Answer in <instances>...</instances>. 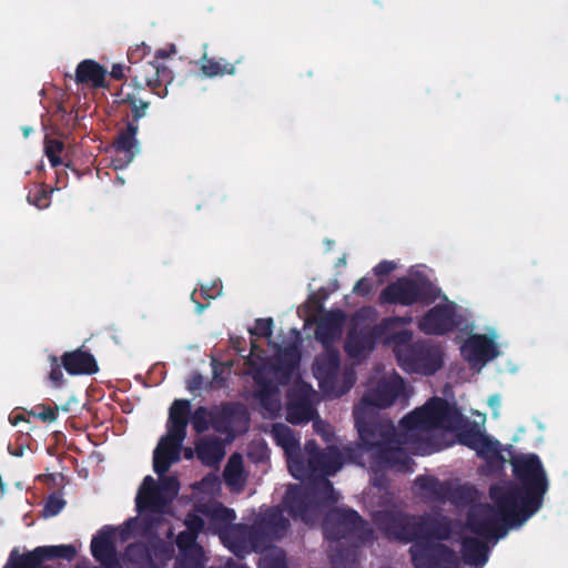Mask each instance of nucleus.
Returning a JSON list of instances; mask_svg holds the SVG:
<instances>
[{"label":"nucleus","instance_id":"ddd939ff","mask_svg":"<svg viewBox=\"0 0 568 568\" xmlns=\"http://www.w3.org/2000/svg\"><path fill=\"white\" fill-rule=\"evenodd\" d=\"M126 71L136 87L146 85L160 98L168 95V85L173 81V72L159 61H149L139 68L128 67Z\"/></svg>","mask_w":568,"mask_h":568},{"label":"nucleus","instance_id":"a878e982","mask_svg":"<svg viewBox=\"0 0 568 568\" xmlns=\"http://www.w3.org/2000/svg\"><path fill=\"white\" fill-rule=\"evenodd\" d=\"M52 185L45 184L41 181H36L28 194V201L38 209L49 206V195L53 192Z\"/></svg>","mask_w":568,"mask_h":568},{"label":"nucleus","instance_id":"393cba45","mask_svg":"<svg viewBox=\"0 0 568 568\" xmlns=\"http://www.w3.org/2000/svg\"><path fill=\"white\" fill-rule=\"evenodd\" d=\"M226 484L234 490H241L244 485L243 466L241 456L234 455L230 458L225 471Z\"/></svg>","mask_w":568,"mask_h":568},{"label":"nucleus","instance_id":"b1692460","mask_svg":"<svg viewBox=\"0 0 568 568\" xmlns=\"http://www.w3.org/2000/svg\"><path fill=\"white\" fill-rule=\"evenodd\" d=\"M199 458L207 465H214L224 457V447L221 440L201 442L197 446Z\"/></svg>","mask_w":568,"mask_h":568},{"label":"nucleus","instance_id":"0eeeda50","mask_svg":"<svg viewBox=\"0 0 568 568\" xmlns=\"http://www.w3.org/2000/svg\"><path fill=\"white\" fill-rule=\"evenodd\" d=\"M272 435L277 445L284 449L288 469L297 479L333 475L342 466L341 456L334 448L320 454L315 450V445L312 442L305 445V455L307 456V463H305L304 457L301 458L297 452V440L285 425H274Z\"/></svg>","mask_w":568,"mask_h":568},{"label":"nucleus","instance_id":"4468645a","mask_svg":"<svg viewBox=\"0 0 568 568\" xmlns=\"http://www.w3.org/2000/svg\"><path fill=\"white\" fill-rule=\"evenodd\" d=\"M78 552L75 545H59L38 547L33 551L19 554L12 550L3 568H42L41 561L52 558L71 560Z\"/></svg>","mask_w":568,"mask_h":568},{"label":"nucleus","instance_id":"864d4df0","mask_svg":"<svg viewBox=\"0 0 568 568\" xmlns=\"http://www.w3.org/2000/svg\"><path fill=\"white\" fill-rule=\"evenodd\" d=\"M78 568H80V567H78Z\"/></svg>","mask_w":568,"mask_h":568},{"label":"nucleus","instance_id":"8fccbe9b","mask_svg":"<svg viewBox=\"0 0 568 568\" xmlns=\"http://www.w3.org/2000/svg\"><path fill=\"white\" fill-rule=\"evenodd\" d=\"M196 294H197V292H196V291H194V292L192 293V298H193V300H195Z\"/></svg>","mask_w":568,"mask_h":568},{"label":"nucleus","instance_id":"c9c22d12","mask_svg":"<svg viewBox=\"0 0 568 568\" xmlns=\"http://www.w3.org/2000/svg\"><path fill=\"white\" fill-rule=\"evenodd\" d=\"M51 372H50V379L55 386H60L63 379V374L60 369V365L58 363V359L55 357H52L51 359Z\"/></svg>","mask_w":568,"mask_h":568},{"label":"nucleus","instance_id":"39448f33","mask_svg":"<svg viewBox=\"0 0 568 568\" xmlns=\"http://www.w3.org/2000/svg\"><path fill=\"white\" fill-rule=\"evenodd\" d=\"M274 358L271 363L266 364L261 358L253 345L252 352L247 359L248 371L256 384V399L261 406L262 413L267 417H274L281 410V399L277 388L271 383L266 382L270 375L276 378L285 375H293V372L300 361L297 347L290 345L284 348H276L274 346Z\"/></svg>","mask_w":568,"mask_h":568},{"label":"nucleus","instance_id":"c85d7f7f","mask_svg":"<svg viewBox=\"0 0 568 568\" xmlns=\"http://www.w3.org/2000/svg\"><path fill=\"white\" fill-rule=\"evenodd\" d=\"M260 568H284V555L280 549H271L262 557Z\"/></svg>","mask_w":568,"mask_h":568},{"label":"nucleus","instance_id":"79ce46f5","mask_svg":"<svg viewBox=\"0 0 568 568\" xmlns=\"http://www.w3.org/2000/svg\"><path fill=\"white\" fill-rule=\"evenodd\" d=\"M203 383V378L200 375H194L191 381L189 382V389L194 390L201 387Z\"/></svg>","mask_w":568,"mask_h":568},{"label":"nucleus","instance_id":"09e8293b","mask_svg":"<svg viewBox=\"0 0 568 568\" xmlns=\"http://www.w3.org/2000/svg\"><path fill=\"white\" fill-rule=\"evenodd\" d=\"M185 456H186V458H191L192 457V452L191 450H186L185 452Z\"/></svg>","mask_w":568,"mask_h":568},{"label":"nucleus","instance_id":"f704fd0d","mask_svg":"<svg viewBox=\"0 0 568 568\" xmlns=\"http://www.w3.org/2000/svg\"><path fill=\"white\" fill-rule=\"evenodd\" d=\"M416 526L417 524L414 521H408L406 524V528H409L412 530H414L413 532H404L402 535H398L397 537L400 538V539H405V540H410V539H414V538H419V536H424V534L426 532V528L424 526H420L418 527V531L416 530Z\"/></svg>","mask_w":568,"mask_h":568},{"label":"nucleus","instance_id":"1a4fd4ad","mask_svg":"<svg viewBox=\"0 0 568 568\" xmlns=\"http://www.w3.org/2000/svg\"><path fill=\"white\" fill-rule=\"evenodd\" d=\"M439 296V290L429 281L425 270L412 268L404 277L388 285L381 294L387 303L410 305L429 303Z\"/></svg>","mask_w":568,"mask_h":568},{"label":"nucleus","instance_id":"aec40b11","mask_svg":"<svg viewBox=\"0 0 568 568\" xmlns=\"http://www.w3.org/2000/svg\"><path fill=\"white\" fill-rule=\"evenodd\" d=\"M139 125L133 122H126V125L121 129L112 142V146L119 153H126L133 155L139 151V142L136 134Z\"/></svg>","mask_w":568,"mask_h":568},{"label":"nucleus","instance_id":"4be33fe9","mask_svg":"<svg viewBox=\"0 0 568 568\" xmlns=\"http://www.w3.org/2000/svg\"><path fill=\"white\" fill-rule=\"evenodd\" d=\"M200 70L205 78H215L223 75H233L236 72L235 64L224 59L214 60L206 53L201 59Z\"/></svg>","mask_w":568,"mask_h":568},{"label":"nucleus","instance_id":"f8f14e48","mask_svg":"<svg viewBox=\"0 0 568 568\" xmlns=\"http://www.w3.org/2000/svg\"><path fill=\"white\" fill-rule=\"evenodd\" d=\"M499 346L497 332L489 328L485 334L469 335L463 342L460 353L471 368L480 371L500 354Z\"/></svg>","mask_w":568,"mask_h":568},{"label":"nucleus","instance_id":"a18cd8bd","mask_svg":"<svg viewBox=\"0 0 568 568\" xmlns=\"http://www.w3.org/2000/svg\"><path fill=\"white\" fill-rule=\"evenodd\" d=\"M348 519L354 521L355 519H357V515L354 513V511H351L348 515H347Z\"/></svg>","mask_w":568,"mask_h":568},{"label":"nucleus","instance_id":"a19ab883","mask_svg":"<svg viewBox=\"0 0 568 568\" xmlns=\"http://www.w3.org/2000/svg\"><path fill=\"white\" fill-rule=\"evenodd\" d=\"M202 293L205 294L210 298H214L215 296L221 294V284L214 283L212 287V292L207 291L206 288H202Z\"/></svg>","mask_w":568,"mask_h":568},{"label":"nucleus","instance_id":"f03ea898","mask_svg":"<svg viewBox=\"0 0 568 568\" xmlns=\"http://www.w3.org/2000/svg\"><path fill=\"white\" fill-rule=\"evenodd\" d=\"M513 466L520 488L513 484L493 487L491 505L475 507L466 527L447 536L438 532L440 539L458 536L464 560L474 568H481L488 559L487 540L501 537L498 532L504 528L520 526L541 506L548 483L538 456L518 455Z\"/></svg>","mask_w":568,"mask_h":568},{"label":"nucleus","instance_id":"e433bc0d","mask_svg":"<svg viewBox=\"0 0 568 568\" xmlns=\"http://www.w3.org/2000/svg\"><path fill=\"white\" fill-rule=\"evenodd\" d=\"M397 267L396 263L393 261H383L374 267V273L376 275H386L393 272Z\"/></svg>","mask_w":568,"mask_h":568},{"label":"nucleus","instance_id":"dca6fc26","mask_svg":"<svg viewBox=\"0 0 568 568\" xmlns=\"http://www.w3.org/2000/svg\"><path fill=\"white\" fill-rule=\"evenodd\" d=\"M316 394L304 383L296 381L287 403V419L294 424L311 420L314 416V403Z\"/></svg>","mask_w":568,"mask_h":568},{"label":"nucleus","instance_id":"ea45409f","mask_svg":"<svg viewBox=\"0 0 568 568\" xmlns=\"http://www.w3.org/2000/svg\"><path fill=\"white\" fill-rule=\"evenodd\" d=\"M175 45L171 44L170 47V50H165V49H159L156 52H155V61L160 60V59H165L168 58L171 53H175Z\"/></svg>","mask_w":568,"mask_h":568},{"label":"nucleus","instance_id":"f257e3e1","mask_svg":"<svg viewBox=\"0 0 568 568\" xmlns=\"http://www.w3.org/2000/svg\"><path fill=\"white\" fill-rule=\"evenodd\" d=\"M190 403L187 400H175L170 408L168 433L160 440L154 450V471L162 476L169 467L180 457V447L185 437ZM179 484L174 478L160 477L156 485L151 476H146L141 484L136 495V508L139 516L130 520L124 528L104 527L91 541L92 556L104 568H115L119 559L115 554L118 541H124L130 535L170 537L172 531L164 521V509L178 494Z\"/></svg>","mask_w":568,"mask_h":568},{"label":"nucleus","instance_id":"a211bd4d","mask_svg":"<svg viewBox=\"0 0 568 568\" xmlns=\"http://www.w3.org/2000/svg\"><path fill=\"white\" fill-rule=\"evenodd\" d=\"M106 70L94 60H83L75 69L77 83L90 84L93 88H105Z\"/></svg>","mask_w":568,"mask_h":568},{"label":"nucleus","instance_id":"6e6552de","mask_svg":"<svg viewBox=\"0 0 568 568\" xmlns=\"http://www.w3.org/2000/svg\"><path fill=\"white\" fill-rule=\"evenodd\" d=\"M327 331L326 323H322L316 331V337L323 343L324 352L316 357L313 371L321 389L326 395L337 397L352 387L354 377L351 372L339 369L337 354L328 346Z\"/></svg>","mask_w":568,"mask_h":568},{"label":"nucleus","instance_id":"bb28decb","mask_svg":"<svg viewBox=\"0 0 568 568\" xmlns=\"http://www.w3.org/2000/svg\"><path fill=\"white\" fill-rule=\"evenodd\" d=\"M162 552L166 554L168 550L161 546H154L152 552H145L142 546H130L125 557L132 564H142L149 560L155 564Z\"/></svg>","mask_w":568,"mask_h":568},{"label":"nucleus","instance_id":"7c9ffc66","mask_svg":"<svg viewBox=\"0 0 568 568\" xmlns=\"http://www.w3.org/2000/svg\"><path fill=\"white\" fill-rule=\"evenodd\" d=\"M64 507V501L61 497L59 496H51L44 508H43V515L45 517H52V516H55L57 514H59L62 508Z\"/></svg>","mask_w":568,"mask_h":568},{"label":"nucleus","instance_id":"c756f323","mask_svg":"<svg viewBox=\"0 0 568 568\" xmlns=\"http://www.w3.org/2000/svg\"><path fill=\"white\" fill-rule=\"evenodd\" d=\"M273 321L271 318L257 320L251 328V334L258 337H270L272 334Z\"/></svg>","mask_w":568,"mask_h":568},{"label":"nucleus","instance_id":"7ed1b4c3","mask_svg":"<svg viewBox=\"0 0 568 568\" xmlns=\"http://www.w3.org/2000/svg\"><path fill=\"white\" fill-rule=\"evenodd\" d=\"M463 418L458 410L446 402L434 398L423 407L403 418L398 443L414 446L417 442H427L434 449L450 445L444 437L457 433L462 444L474 449L479 456L493 459L499 454V443L480 430H463Z\"/></svg>","mask_w":568,"mask_h":568},{"label":"nucleus","instance_id":"9b49d317","mask_svg":"<svg viewBox=\"0 0 568 568\" xmlns=\"http://www.w3.org/2000/svg\"><path fill=\"white\" fill-rule=\"evenodd\" d=\"M465 318V310L444 298L419 320L418 327L426 334L443 335L460 325Z\"/></svg>","mask_w":568,"mask_h":568},{"label":"nucleus","instance_id":"20e7f679","mask_svg":"<svg viewBox=\"0 0 568 568\" xmlns=\"http://www.w3.org/2000/svg\"><path fill=\"white\" fill-rule=\"evenodd\" d=\"M200 515L192 514L185 519L186 530L178 536L180 557L175 568H199L204 564L203 551L195 544L197 534L205 529L219 534L222 542L234 554L240 555L243 546L239 541H232L231 536L237 535L242 527H230L235 515L231 509L222 507L217 503H211L207 507L199 509Z\"/></svg>","mask_w":568,"mask_h":568},{"label":"nucleus","instance_id":"5701e85b","mask_svg":"<svg viewBox=\"0 0 568 568\" xmlns=\"http://www.w3.org/2000/svg\"><path fill=\"white\" fill-rule=\"evenodd\" d=\"M118 97L115 102L120 105H128L131 110L132 119L128 122L138 124V121L145 116L150 102L139 98L135 93H119Z\"/></svg>","mask_w":568,"mask_h":568},{"label":"nucleus","instance_id":"423d86ee","mask_svg":"<svg viewBox=\"0 0 568 568\" xmlns=\"http://www.w3.org/2000/svg\"><path fill=\"white\" fill-rule=\"evenodd\" d=\"M410 318H388L384 321L378 338L394 347L398 364L407 372L433 374L442 365V354L437 348L410 344L412 333L405 328Z\"/></svg>","mask_w":568,"mask_h":568},{"label":"nucleus","instance_id":"603ef678","mask_svg":"<svg viewBox=\"0 0 568 568\" xmlns=\"http://www.w3.org/2000/svg\"><path fill=\"white\" fill-rule=\"evenodd\" d=\"M325 487H329V483H327L326 480L323 481Z\"/></svg>","mask_w":568,"mask_h":568},{"label":"nucleus","instance_id":"cd10ccee","mask_svg":"<svg viewBox=\"0 0 568 568\" xmlns=\"http://www.w3.org/2000/svg\"><path fill=\"white\" fill-rule=\"evenodd\" d=\"M63 150L64 143L61 140L48 136L44 139V153L53 168L63 163L61 159Z\"/></svg>","mask_w":568,"mask_h":568},{"label":"nucleus","instance_id":"412c9836","mask_svg":"<svg viewBox=\"0 0 568 568\" xmlns=\"http://www.w3.org/2000/svg\"><path fill=\"white\" fill-rule=\"evenodd\" d=\"M373 347L372 332L363 329L359 333L352 332L346 343V352L354 358L365 356Z\"/></svg>","mask_w":568,"mask_h":568},{"label":"nucleus","instance_id":"37998d69","mask_svg":"<svg viewBox=\"0 0 568 568\" xmlns=\"http://www.w3.org/2000/svg\"><path fill=\"white\" fill-rule=\"evenodd\" d=\"M395 454L398 455L399 458L403 460V468L408 469V465H407L408 459H407L406 455L402 450H397ZM398 468L402 469V467H398Z\"/></svg>","mask_w":568,"mask_h":568},{"label":"nucleus","instance_id":"58836bf2","mask_svg":"<svg viewBox=\"0 0 568 568\" xmlns=\"http://www.w3.org/2000/svg\"><path fill=\"white\" fill-rule=\"evenodd\" d=\"M110 75H111L112 79L118 80V81L124 79V77H125V68H124V65H122L120 63H114L112 65L111 71H110Z\"/></svg>","mask_w":568,"mask_h":568},{"label":"nucleus","instance_id":"49530a36","mask_svg":"<svg viewBox=\"0 0 568 568\" xmlns=\"http://www.w3.org/2000/svg\"><path fill=\"white\" fill-rule=\"evenodd\" d=\"M332 335L334 337H338L341 335V329L338 327L334 328Z\"/></svg>","mask_w":568,"mask_h":568},{"label":"nucleus","instance_id":"3c124183","mask_svg":"<svg viewBox=\"0 0 568 568\" xmlns=\"http://www.w3.org/2000/svg\"><path fill=\"white\" fill-rule=\"evenodd\" d=\"M230 568H245L243 566H231Z\"/></svg>","mask_w":568,"mask_h":568},{"label":"nucleus","instance_id":"6ab92c4d","mask_svg":"<svg viewBox=\"0 0 568 568\" xmlns=\"http://www.w3.org/2000/svg\"><path fill=\"white\" fill-rule=\"evenodd\" d=\"M62 363L65 371L71 375L93 374L98 371L93 356L82 351L64 354Z\"/></svg>","mask_w":568,"mask_h":568},{"label":"nucleus","instance_id":"f3484780","mask_svg":"<svg viewBox=\"0 0 568 568\" xmlns=\"http://www.w3.org/2000/svg\"><path fill=\"white\" fill-rule=\"evenodd\" d=\"M415 568H455L457 557L445 545L423 547L416 542L412 549Z\"/></svg>","mask_w":568,"mask_h":568},{"label":"nucleus","instance_id":"c03bdc74","mask_svg":"<svg viewBox=\"0 0 568 568\" xmlns=\"http://www.w3.org/2000/svg\"><path fill=\"white\" fill-rule=\"evenodd\" d=\"M499 402H500V400H499V398H498L497 396H491V397L489 398V400H488L489 405H490L491 407H494V408H495V407H497V406L499 405Z\"/></svg>","mask_w":568,"mask_h":568},{"label":"nucleus","instance_id":"473e14b6","mask_svg":"<svg viewBox=\"0 0 568 568\" xmlns=\"http://www.w3.org/2000/svg\"><path fill=\"white\" fill-rule=\"evenodd\" d=\"M33 415L43 422H53L57 418V410L51 407L39 406L34 408Z\"/></svg>","mask_w":568,"mask_h":568},{"label":"nucleus","instance_id":"2eb2a0df","mask_svg":"<svg viewBox=\"0 0 568 568\" xmlns=\"http://www.w3.org/2000/svg\"><path fill=\"white\" fill-rule=\"evenodd\" d=\"M221 418H213L206 409L200 408L194 413L192 418L193 427L201 433L207 429L209 423L213 422L214 428L219 432H239L244 428L246 418L243 412H234L231 408H224L220 412Z\"/></svg>","mask_w":568,"mask_h":568},{"label":"nucleus","instance_id":"2f4dec72","mask_svg":"<svg viewBox=\"0 0 568 568\" xmlns=\"http://www.w3.org/2000/svg\"><path fill=\"white\" fill-rule=\"evenodd\" d=\"M199 489L202 493L213 495L220 489V481L215 476L205 477L199 485Z\"/></svg>","mask_w":568,"mask_h":568},{"label":"nucleus","instance_id":"de8ad7c7","mask_svg":"<svg viewBox=\"0 0 568 568\" xmlns=\"http://www.w3.org/2000/svg\"><path fill=\"white\" fill-rule=\"evenodd\" d=\"M30 131H31V129H30V128H26V129H23V134H24V136H28Z\"/></svg>","mask_w":568,"mask_h":568},{"label":"nucleus","instance_id":"9d476101","mask_svg":"<svg viewBox=\"0 0 568 568\" xmlns=\"http://www.w3.org/2000/svg\"><path fill=\"white\" fill-rule=\"evenodd\" d=\"M404 390L405 387L402 378L396 373L389 372L357 405L354 413L356 425L359 436L366 445L373 444L368 439L369 430L365 425L366 416L373 408H384L392 405L397 398L404 395Z\"/></svg>","mask_w":568,"mask_h":568},{"label":"nucleus","instance_id":"72a5a7b5","mask_svg":"<svg viewBox=\"0 0 568 568\" xmlns=\"http://www.w3.org/2000/svg\"><path fill=\"white\" fill-rule=\"evenodd\" d=\"M149 48L142 43L141 45H136L133 49H130L128 52V60L131 64H136L140 60L144 58L148 53Z\"/></svg>","mask_w":568,"mask_h":568},{"label":"nucleus","instance_id":"4c0bfd02","mask_svg":"<svg viewBox=\"0 0 568 568\" xmlns=\"http://www.w3.org/2000/svg\"><path fill=\"white\" fill-rule=\"evenodd\" d=\"M373 290V286L372 284L369 283L368 280L366 278H362L359 280L355 286H354V293L356 294H361V295H367L368 293H371Z\"/></svg>","mask_w":568,"mask_h":568}]
</instances>
